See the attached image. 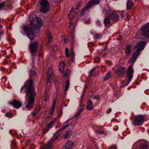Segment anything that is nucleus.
Wrapping results in <instances>:
<instances>
[{"label": "nucleus", "instance_id": "obj_1", "mask_svg": "<svg viewBox=\"0 0 149 149\" xmlns=\"http://www.w3.org/2000/svg\"><path fill=\"white\" fill-rule=\"evenodd\" d=\"M23 89L26 90V95L25 97V100L28 102V103L26 105V108L27 110H30L33 107L34 105V96L35 95L34 88L31 79L25 82L24 86H22L21 89V93L24 92V91H23V92L22 91Z\"/></svg>", "mask_w": 149, "mask_h": 149}, {"label": "nucleus", "instance_id": "obj_2", "mask_svg": "<svg viewBox=\"0 0 149 149\" xmlns=\"http://www.w3.org/2000/svg\"><path fill=\"white\" fill-rule=\"evenodd\" d=\"M146 44V42L145 41L139 42L137 43L134 47V50L135 51L132 57L129 61V63L131 65L128 67L127 72V74L128 76L129 83L130 82L133 77L134 72V69L132 66L136 60L137 57L139 55V52H141L143 49Z\"/></svg>", "mask_w": 149, "mask_h": 149}, {"label": "nucleus", "instance_id": "obj_3", "mask_svg": "<svg viewBox=\"0 0 149 149\" xmlns=\"http://www.w3.org/2000/svg\"><path fill=\"white\" fill-rule=\"evenodd\" d=\"M103 12L104 13L105 12L107 15H109L110 19L113 21H117L119 19L118 16L120 15L122 18L124 17L125 16L126 17H128V15L127 14L124 15V13L123 11L115 13V12H113L111 9H108V11H106L105 10H104Z\"/></svg>", "mask_w": 149, "mask_h": 149}, {"label": "nucleus", "instance_id": "obj_4", "mask_svg": "<svg viewBox=\"0 0 149 149\" xmlns=\"http://www.w3.org/2000/svg\"><path fill=\"white\" fill-rule=\"evenodd\" d=\"M21 33L24 35H27V37L31 40H33L34 38V35L33 33L32 29L30 27L22 25L21 28Z\"/></svg>", "mask_w": 149, "mask_h": 149}, {"label": "nucleus", "instance_id": "obj_5", "mask_svg": "<svg viewBox=\"0 0 149 149\" xmlns=\"http://www.w3.org/2000/svg\"><path fill=\"white\" fill-rule=\"evenodd\" d=\"M50 7V3L47 0H41L40 1V10L42 13H47L49 10Z\"/></svg>", "mask_w": 149, "mask_h": 149}, {"label": "nucleus", "instance_id": "obj_6", "mask_svg": "<svg viewBox=\"0 0 149 149\" xmlns=\"http://www.w3.org/2000/svg\"><path fill=\"white\" fill-rule=\"evenodd\" d=\"M60 130L57 131L53 135L52 139L48 142L45 149H52V143L54 141L57 139L60 135Z\"/></svg>", "mask_w": 149, "mask_h": 149}, {"label": "nucleus", "instance_id": "obj_7", "mask_svg": "<svg viewBox=\"0 0 149 149\" xmlns=\"http://www.w3.org/2000/svg\"><path fill=\"white\" fill-rule=\"evenodd\" d=\"M141 29L142 36L146 38H149V23L143 25Z\"/></svg>", "mask_w": 149, "mask_h": 149}, {"label": "nucleus", "instance_id": "obj_8", "mask_svg": "<svg viewBox=\"0 0 149 149\" xmlns=\"http://www.w3.org/2000/svg\"><path fill=\"white\" fill-rule=\"evenodd\" d=\"M135 120L132 123V125L134 126H139L142 125L144 120L143 116L141 115H139L135 117Z\"/></svg>", "mask_w": 149, "mask_h": 149}, {"label": "nucleus", "instance_id": "obj_9", "mask_svg": "<svg viewBox=\"0 0 149 149\" xmlns=\"http://www.w3.org/2000/svg\"><path fill=\"white\" fill-rule=\"evenodd\" d=\"M37 46L38 44L36 42H34L29 45V49L32 55L36 53L37 49Z\"/></svg>", "mask_w": 149, "mask_h": 149}, {"label": "nucleus", "instance_id": "obj_10", "mask_svg": "<svg viewBox=\"0 0 149 149\" xmlns=\"http://www.w3.org/2000/svg\"><path fill=\"white\" fill-rule=\"evenodd\" d=\"M31 16L33 17L30 23L31 25L35 26H38L39 24L38 21L39 20H40L39 19L36 17L35 15L31 14Z\"/></svg>", "mask_w": 149, "mask_h": 149}, {"label": "nucleus", "instance_id": "obj_11", "mask_svg": "<svg viewBox=\"0 0 149 149\" xmlns=\"http://www.w3.org/2000/svg\"><path fill=\"white\" fill-rule=\"evenodd\" d=\"M9 104L12 105L14 107L18 109L21 107L22 103L20 101L15 100L12 102H9Z\"/></svg>", "mask_w": 149, "mask_h": 149}, {"label": "nucleus", "instance_id": "obj_12", "mask_svg": "<svg viewBox=\"0 0 149 149\" xmlns=\"http://www.w3.org/2000/svg\"><path fill=\"white\" fill-rule=\"evenodd\" d=\"M110 18V16L107 15L105 16L104 20V23L106 27H109L111 25L112 23Z\"/></svg>", "mask_w": 149, "mask_h": 149}, {"label": "nucleus", "instance_id": "obj_13", "mask_svg": "<svg viewBox=\"0 0 149 149\" xmlns=\"http://www.w3.org/2000/svg\"><path fill=\"white\" fill-rule=\"evenodd\" d=\"M126 71L125 68L122 66L118 67L116 70V72L119 75H122L124 74Z\"/></svg>", "mask_w": 149, "mask_h": 149}, {"label": "nucleus", "instance_id": "obj_14", "mask_svg": "<svg viewBox=\"0 0 149 149\" xmlns=\"http://www.w3.org/2000/svg\"><path fill=\"white\" fill-rule=\"evenodd\" d=\"M47 82L49 83L51 82V77L53 75V70L51 67H49L48 70Z\"/></svg>", "mask_w": 149, "mask_h": 149}, {"label": "nucleus", "instance_id": "obj_15", "mask_svg": "<svg viewBox=\"0 0 149 149\" xmlns=\"http://www.w3.org/2000/svg\"><path fill=\"white\" fill-rule=\"evenodd\" d=\"M100 0H91L90 1L87 5V7H91L92 5L97 4L99 3Z\"/></svg>", "mask_w": 149, "mask_h": 149}, {"label": "nucleus", "instance_id": "obj_16", "mask_svg": "<svg viewBox=\"0 0 149 149\" xmlns=\"http://www.w3.org/2000/svg\"><path fill=\"white\" fill-rule=\"evenodd\" d=\"M73 144L71 141H68L66 143L65 149H72L73 147Z\"/></svg>", "mask_w": 149, "mask_h": 149}, {"label": "nucleus", "instance_id": "obj_17", "mask_svg": "<svg viewBox=\"0 0 149 149\" xmlns=\"http://www.w3.org/2000/svg\"><path fill=\"white\" fill-rule=\"evenodd\" d=\"M137 143V142L133 145L132 146V149H136V144ZM139 149H147L146 145L145 144L142 145L139 148Z\"/></svg>", "mask_w": 149, "mask_h": 149}, {"label": "nucleus", "instance_id": "obj_18", "mask_svg": "<svg viewBox=\"0 0 149 149\" xmlns=\"http://www.w3.org/2000/svg\"><path fill=\"white\" fill-rule=\"evenodd\" d=\"M93 107L92 102L90 100H88L86 105V107L89 110L91 109Z\"/></svg>", "mask_w": 149, "mask_h": 149}, {"label": "nucleus", "instance_id": "obj_19", "mask_svg": "<svg viewBox=\"0 0 149 149\" xmlns=\"http://www.w3.org/2000/svg\"><path fill=\"white\" fill-rule=\"evenodd\" d=\"M54 122V120H52L50 122L47 126L46 129L45 130V131H47L49 130L52 127V125H53Z\"/></svg>", "mask_w": 149, "mask_h": 149}, {"label": "nucleus", "instance_id": "obj_20", "mask_svg": "<svg viewBox=\"0 0 149 149\" xmlns=\"http://www.w3.org/2000/svg\"><path fill=\"white\" fill-rule=\"evenodd\" d=\"M132 6V1L130 0H128L127 2V10L130 9Z\"/></svg>", "mask_w": 149, "mask_h": 149}, {"label": "nucleus", "instance_id": "obj_21", "mask_svg": "<svg viewBox=\"0 0 149 149\" xmlns=\"http://www.w3.org/2000/svg\"><path fill=\"white\" fill-rule=\"evenodd\" d=\"M131 47L130 45H127L126 46L125 52L127 54L129 55L130 54L131 52Z\"/></svg>", "mask_w": 149, "mask_h": 149}, {"label": "nucleus", "instance_id": "obj_22", "mask_svg": "<svg viewBox=\"0 0 149 149\" xmlns=\"http://www.w3.org/2000/svg\"><path fill=\"white\" fill-rule=\"evenodd\" d=\"M72 134L71 131L69 130H67L66 133L64 135V136L65 139H68L71 136Z\"/></svg>", "mask_w": 149, "mask_h": 149}, {"label": "nucleus", "instance_id": "obj_23", "mask_svg": "<svg viewBox=\"0 0 149 149\" xmlns=\"http://www.w3.org/2000/svg\"><path fill=\"white\" fill-rule=\"evenodd\" d=\"M65 63L64 62H62L60 63L59 65V69L61 72H63L65 68Z\"/></svg>", "mask_w": 149, "mask_h": 149}, {"label": "nucleus", "instance_id": "obj_24", "mask_svg": "<svg viewBox=\"0 0 149 149\" xmlns=\"http://www.w3.org/2000/svg\"><path fill=\"white\" fill-rule=\"evenodd\" d=\"M111 74V72H109L106 75L105 77L104 78V81H105L107 80L110 78V76Z\"/></svg>", "mask_w": 149, "mask_h": 149}, {"label": "nucleus", "instance_id": "obj_25", "mask_svg": "<svg viewBox=\"0 0 149 149\" xmlns=\"http://www.w3.org/2000/svg\"><path fill=\"white\" fill-rule=\"evenodd\" d=\"M35 69H32L31 70L30 72H29V75L30 77H33V76L35 75Z\"/></svg>", "mask_w": 149, "mask_h": 149}, {"label": "nucleus", "instance_id": "obj_26", "mask_svg": "<svg viewBox=\"0 0 149 149\" xmlns=\"http://www.w3.org/2000/svg\"><path fill=\"white\" fill-rule=\"evenodd\" d=\"M55 101H54L53 102V104L52 105L50 112L53 113L54 111L55 107Z\"/></svg>", "mask_w": 149, "mask_h": 149}, {"label": "nucleus", "instance_id": "obj_27", "mask_svg": "<svg viewBox=\"0 0 149 149\" xmlns=\"http://www.w3.org/2000/svg\"><path fill=\"white\" fill-rule=\"evenodd\" d=\"M91 7L88 6L87 7V6L84 8L81 11V15H83L85 13V11L88 9H89Z\"/></svg>", "mask_w": 149, "mask_h": 149}, {"label": "nucleus", "instance_id": "obj_28", "mask_svg": "<svg viewBox=\"0 0 149 149\" xmlns=\"http://www.w3.org/2000/svg\"><path fill=\"white\" fill-rule=\"evenodd\" d=\"M70 85V82L69 81H66V84H65V92H66L68 90V89Z\"/></svg>", "mask_w": 149, "mask_h": 149}, {"label": "nucleus", "instance_id": "obj_29", "mask_svg": "<svg viewBox=\"0 0 149 149\" xmlns=\"http://www.w3.org/2000/svg\"><path fill=\"white\" fill-rule=\"evenodd\" d=\"M95 71V68H93L91 69L89 73V76L90 77H92L93 76V73Z\"/></svg>", "mask_w": 149, "mask_h": 149}, {"label": "nucleus", "instance_id": "obj_30", "mask_svg": "<svg viewBox=\"0 0 149 149\" xmlns=\"http://www.w3.org/2000/svg\"><path fill=\"white\" fill-rule=\"evenodd\" d=\"M74 13L75 12L72 9L69 14V17L70 19H72V17L73 16L72 14Z\"/></svg>", "mask_w": 149, "mask_h": 149}, {"label": "nucleus", "instance_id": "obj_31", "mask_svg": "<svg viewBox=\"0 0 149 149\" xmlns=\"http://www.w3.org/2000/svg\"><path fill=\"white\" fill-rule=\"evenodd\" d=\"M70 72V70L68 69L67 70V72H65L63 73V77L65 78L67 77L68 74Z\"/></svg>", "mask_w": 149, "mask_h": 149}, {"label": "nucleus", "instance_id": "obj_32", "mask_svg": "<svg viewBox=\"0 0 149 149\" xmlns=\"http://www.w3.org/2000/svg\"><path fill=\"white\" fill-rule=\"evenodd\" d=\"M70 126L69 124H68L64 126L60 130V131H62L63 130H65L68 128Z\"/></svg>", "mask_w": 149, "mask_h": 149}, {"label": "nucleus", "instance_id": "obj_33", "mask_svg": "<svg viewBox=\"0 0 149 149\" xmlns=\"http://www.w3.org/2000/svg\"><path fill=\"white\" fill-rule=\"evenodd\" d=\"M6 116L8 118H11L13 117L12 113L11 112H8L5 114Z\"/></svg>", "mask_w": 149, "mask_h": 149}, {"label": "nucleus", "instance_id": "obj_34", "mask_svg": "<svg viewBox=\"0 0 149 149\" xmlns=\"http://www.w3.org/2000/svg\"><path fill=\"white\" fill-rule=\"evenodd\" d=\"M96 24L99 27H101L102 26L101 22L99 20H97L96 21Z\"/></svg>", "mask_w": 149, "mask_h": 149}, {"label": "nucleus", "instance_id": "obj_35", "mask_svg": "<svg viewBox=\"0 0 149 149\" xmlns=\"http://www.w3.org/2000/svg\"><path fill=\"white\" fill-rule=\"evenodd\" d=\"M101 37V34H95V36L94 37V38L95 39H97L100 38Z\"/></svg>", "mask_w": 149, "mask_h": 149}, {"label": "nucleus", "instance_id": "obj_36", "mask_svg": "<svg viewBox=\"0 0 149 149\" xmlns=\"http://www.w3.org/2000/svg\"><path fill=\"white\" fill-rule=\"evenodd\" d=\"M65 52L66 56L67 57H68L69 56V50L67 48H66L65 49Z\"/></svg>", "mask_w": 149, "mask_h": 149}, {"label": "nucleus", "instance_id": "obj_37", "mask_svg": "<svg viewBox=\"0 0 149 149\" xmlns=\"http://www.w3.org/2000/svg\"><path fill=\"white\" fill-rule=\"evenodd\" d=\"M97 132L101 134H103L104 135L106 136L107 135V134L106 133L104 132L102 130H99L97 131Z\"/></svg>", "mask_w": 149, "mask_h": 149}, {"label": "nucleus", "instance_id": "obj_38", "mask_svg": "<svg viewBox=\"0 0 149 149\" xmlns=\"http://www.w3.org/2000/svg\"><path fill=\"white\" fill-rule=\"evenodd\" d=\"M81 111H78L76 113L75 117V118H77L78 117L80 114L81 113Z\"/></svg>", "mask_w": 149, "mask_h": 149}, {"label": "nucleus", "instance_id": "obj_39", "mask_svg": "<svg viewBox=\"0 0 149 149\" xmlns=\"http://www.w3.org/2000/svg\"><path fill=\"white\" fill-rule=\"evenodd\" d=\"M49 38L48 41L49 42H51L52 41V36L51 35V34L49 33Z\"/></svg>", "mask_w": 149, "mask_h": 149}, {"label": "nucleus", "instance_id": "obj_40", "mask_svg": "<svg viewBox=\"0 0 149 149\" xmlns=\"http://www.w3.org/2000/svg\"><path fill=\"white\" fill-rule=\"evenodd\" d=\"M93 98L94 99L98 100L100 98V96L99 95H96L93 96Z\"/></svg>", "mask_w": 149, "mask_h": 149}, {"label": "nucleus", "instance_id": "obj_41", "mask_svg": "<svg viewBox=\"0 0 149 149\" xmlns=\"http://www.w3.org/2000/svg\"><path fill=\"white\" fill-rule=\"evenodd\" d=\"M54 83L56 85V89H57L58 88V87L57 86V85L58 84H59V82L58 81H55L54 82Z\"/></svg>", "mask_w": 149, "mask_h": 149}, {"label": "nucleus", "instance_id": "obj_42", "mask_svg": "<svg viewBox=\"0 0 149 149\" xmlns=\"http://www.w3.org/2000/svg\"><path fill=\"white\" fill-rule=\"evenodd\" d=\"M53 49H54V51H56L57 49H58V47H57V46L56 45H54L53 47Z\"/></svg>", "mask_w": 149, "mask_h": 149}, {"label": "nucleus", "instance_id": "obj_43", "mask_svg": "<svg viewBox=\"0 0 149 149\" xmlns=\"http://www.w3.org/2000/svg\"><path fill=\"white\" fill-rule=\"evenodd\" d=\"M4 5V2H2L0 3V10L1 9Z\"/></svg>", "mask_w": 149, "mask_h": 149}, {"label": "nucleus", "instance_id": "obj_44", "mask_svg": "<svg viewBox=\"0 0 149 149\" xmlns=\"http://www.w3.org/2000/svg\"><path fill=\"white\" fill-rule=\"evenodd\" d=\"M81 5V3H78L77 5V7L76 8V10H77L79 7Z\"/></svg>", "mask_w": 149, "mask_h": 149}, {"label": "nucleus", "instance_id": "obj_45", "mask_svg": "<svg viewBox=\"0 0 149 149\" xmlns=\"http://www.w3.org/2000/svg\"><path fill=\"white\" fill-rule=\"evenodd\" d=\"M84 108V105H82L81 107V108L78 111H81V112L83 110Z\"/></svg>", "mask_w": 149, "mask_h": 149}, {"label": "nucleus", "instance_id": "obj_46", "mask_svg": "<svg viewBox=\"0 0 149 149\" xmlns=\"http://www.w3.org/2000/svg\"><path fill=\"white\" fill-rule=\"evenodd\" d=\"M53 114V113H52L50 112V113L49 114L47 117H49V118H50V117H51L52 116Z\"/></svg>", "mask_w": 149, "mask_h": 149}, {"label": "nucleus", "instance_id": "obj_47", "mask_svg": "<svg viewBox=\"0 0 149 149\" xmlns=\"http://www.w3.org/2000/svg\"><path fill=\"white\" fill-rule=\"evenodd\" d=\"M74 41V39L73 38H72V47H73V44H74L73 42Z\"/></svg>", "mask_w": 149, "mask_h": 149}, {"label": "nucleus", "instance_id": "obj_48", "mask_svg": "<svg viewBox=\"0 0 149 149\" xmlns=\"http://www.w3.org/2000/svg\"><path fill=\"white\" fill-rule=\"evenodd\" d=\"M73 26V24L72 23H70V24L69 25V27L70 28H72V26Z\"/></svg>", "mask_w": 149, "mask_h": 149}, {"label": "nucleus", "instance_id": "obj_49", "mask_svg": "<svg viewBox=\"0 0 149 149\" xmlns=\"http://www.w3.org/2000/svg\"><path fill=\"white\" fill-rule=\"evenodd\" d=\"M70 119H69L67 120L64 123V124H66L67 123H68V122H70Z\"/></svg>", "mask_w": 149, "mask_h": 149}, {"label": "nucleus", "instance_id": "obj_50", "mask_svg": "<svg viewBox=\"0 0 149 149\" xmlns=\"http://www.w3.org/2000/svg\"><path fill=\"white\" fill-rule=\"evenodd\" d=\"M111 111V109H109L107 111V112L108 113H109Z\"/></svg>", "mask_w": 149, "mask_h": 149}, {"label": "nucleus", "instance_id": "obj_51", "mask_svg": "<svg viewBox=\"0 0 149 149\" xmlns=\"http://www.w3.org/2000/svg\"><path fill=\"white\" fill-rule=\"evenodd\" d=\"M109 149H116L115 147L111 146L109 148Z\"/></svg>", "mask_w": 149, "mask_h": 149}, {"label": "nucleus", "instance_id": "obj_52", "mask_svg": "<svg viewBox=\"0 0 149 149\" xmlns=\"http://www.w3.org/2000/svg\"><path fill=\"white\" fill-rule=\"evenodd\" d=\"M85 23L86 24H89L90 23V21H86L85 22Z\"/></svg>", "mask_w": 149, "mask_h": 149}, {"label": "nucleus", "instance_id": "obj_53", "mask_svg": "<svg viewBox=\"0 0 149 149\" xmlns=\"http://www.w3.org/2000/svg\"><path fill=\"white\" fill-rule=\"evenodd\" d=\"M36 114V113L35 112H34L32 114L33 115V116H34Z\"/></svg>", "mask_w": 149, "mask_h": 149}, {"label": "nucleus", "instance_id": "obj_54", "mask_svg": "<svg viewBox=\"0 0 149 149\" xmlns=\"http://www.w3.org/2000/svg\"><path fill=\"white\" fill-rule=\"evenodd\" d=\"M72 126H74V125L72 123H71V124H70Z\"/></svg>", "mask_w": 149, "mask_h": 149}, {"label": "nucleus", "instance_id": "obj_55", "mask_svg": "<svg viewBox=\"0 0 149 149\" xmlns=\"http://www.w3.org/2000/svg\"><path fill=\"white\" fill-rule=\"evenodd\" d=\"M103 51H105L106 50V48H104L103 49H102Z\"/></svg>", "mask_w": 149, "mask_h": 149}, {"label": "nucleus", "instance_id": "obj_56", "mask_svg": "<svg viewBox=\"0 0 149 149\" xmlns=\"http://www.w3.org/2000/svg\"><path fill=\"white\" fill-rule=\"evenodd\" d=\"M94 33H91V34H92V35H95L94 34Z\"/></svg>", "mask_w": 149, "mask_h": 149}, {"label": "nucleus", "instance_id": "obj_57", "mask_svg": "<svg viewBox=\"0 0 149 149\" xmlns=\"http://www.w3.org/2000/svg\"><path fill=\"white\" fill-rule=\"evenodd\" d=\"M71 53H72L73 52V51L72 50L71 51Z\"/></svg>", "mask_w": 149, "mask_h": 149}, {"label": "nucleus", "instance_id": "obj_58", "mask_svg": "<svg viewBox=\"0 0 149 149\" xmlns=\"http://www.w3.org/2000/svg\"><path fill=\"white\" fill-rule=\"evenodd\" d=\"M73 29H74V27H73Z\"/></svg>", "mask_w": 149, "mask_h": 149}, {"label": "nucleus", "instance_id": "obj_59", "mask_svg": "<svg viewBox=\"0 0 149 149\" xmlns=\"http://www.w3.org/2000/svg\"><path fill=\"white\" fill-rule=\"evenodd\" d=\"M137 0H135V1H137Z\"/></svg>", "mask_w": 149, "mask_h": 149}, {"label": "nucleus", "instance_id": "obj_60", "mask_svg": "<svg viewBox=\"0 0 149 149\" xmlns=\"http://www.w3.org/2000/svg\"><path fill=\"white\" fill-rule=\"evenodd\" d=\"M45 148H46V147L44 149H45Z\"/></svg>", "mask_w": 149, "mask_h": 149}]
</instances>
